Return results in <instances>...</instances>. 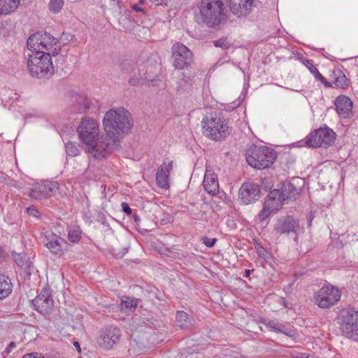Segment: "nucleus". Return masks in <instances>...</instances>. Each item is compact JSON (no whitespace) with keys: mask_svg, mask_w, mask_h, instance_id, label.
Listing matches in <instances>:
<instances>
[{"mask_svg":"<svg viewBox=\"0 0 358 358\" xmlns=\"http://www.w3.org/2000/svg\"><path fill=\"white\" fill-rule=\"evenodd\" d=\"M45 301H46V305L48 306L50 303H52L53 302V300L50 299V294H48V293L46 292V299H45Z\"/></svg>","mask_w":358,"mask_h":358,"instance_id":"obj_49","label":"nucleus"},{"mask_svg":"<svg viewBox=\"0 0 358 358\" xmlns=\"http://www.w3.org/2000/svg\"><path fill=\"white\" fill-rule=\"evenodd\" d=\"M64 3V0H50L49 10L54 14H57L62 10Z\"/></svg>","mask_w":358,"mask_h":358,"instance_id":"obj_30","label":"nucleus"},{"mask_svg":"<svg viewBox=\"0 0 358 358\" xmlns=\"http://www.w3.org/2000/svg\"><path fill=\"white\" fill-rule=\"evenodd\" d=\"M333 83L338 88L345 89L348 87V82L345 75L340 70L333 73Z\"/></svg>","mask_w":358,"mask_h":358,"instance_id":"obj_26","label":"nucleus"},{"mask_svg":"<svg viewBox=\"0 0 358 358\" xmlns=\"http://www.w3.org/2000/svg\"><path fill=\"white\" fill-rule=\"evenodd\" d=\"M128 82L129 85L132 86H136L141 84V80L136 76L131 77Z\"/></svg>","mask_w":358,"mask_h":358,"instance_id":"obj_43","label":"nucleus"},{"mask_svg":"<svg viewBox=\"0 0 358 358\" xmlns=\"http://www.w3.org/2000/svg\"><path fill=\"white\" fill-rule=\"evenodd\" d=\"M13 289V285L10 279L4 275H0V299L8 297Z\"/></svg>","mask_w":358,"mask_h":358,"instance_id":"obj_25","label":"nucleus"},{"mask_svg":"<svg viewBox=\"0 0 358 358\" xmlns=\"http://www.w3.org/2000/svg\"><path fill=\"white\" fill-rule=\"evenodd\" d=\"M278 191H279V190L275 189L274 191L271 192V194H273V196H275V193H276L277 192H278Z\"/></svg>","mask_w":358,"mask_h":358,"instance_id":"obj_57","label":"nucleus"},{"mask_svg":"<svg viewBox=\"0 0 358 358\" xmlns=\"http://www.w3.org/2000/svg\"><path fill=\"white\" fill-rule=\"evenodd\" d=\"M121 331L115 327L110 326L105 329L101 334L99 344L101 348L110 350L120 340Z\"/></svg>","mask_w":358,"mask_h":358,"instance_id":"obj_14","label":"nucleus"},{"mask_svg":"<svg viewBox=\"0 0 358 358\" xmlns=\"http://www.w3.org/2000/svg\"><path fill=\"white\" fill-rule=\"evenodd\" d=\"M252 271H253V270L250 271V270H249V269H246V270L245 271L244 277H245V278H248V277L250 276V273H251Z\"/></svg>","mask_w":358,"mask_h":358,"instance_id":"obj_52","label":"nucleus"},{"mask_svg":"<svg viewBox=\"0 0 358 358\" xmlns=\"http://www.w3.org/2000/svg\"><path fill=\"white\" fill-rule=\"evenodd\" d=\"M336 133L329 127H321L310 134L305 144L311 148L328 147L334 143Z\"/></svg>","mask_w":358,"mask_h":358,"instance_id":"obj_9","label":"nucleus"},{"mask_svg":"<svg viewBox=\"0 0 358 358\" xmlns=\"http://www.w3.org/2000/svg\"><path fill=\"white\" fill-rule=\"evenodd\" d=\"M259 185L254 182H244L238 192V201L241 204L248 205L260 198Z\"/></svg>","mask_w":358,"mask_h":358,"instance_id":"obj_12","label":"nucleus"},{"mask_svg":"<svg viewBox=\"0 0 358 358\" xmlns=\"http://www.w3.org/2000/svg\"><path fill=\"white\" fill-rule=\"evenodd\" d=\"M69 240L71 243H78L81 238V231L79 227H74L69 231Z\"/></svg>","mask_w":358,"mask_h":358,"instance_id":"obj_31","label":"nucleus"},{"mask_svg":"<svg viewBox=\"0 0 358 358\" xmlns=\"http://www.w3.org/2000/svg\"><path fill=\"white\" fill-rule=\"evenodd\" d=\"M121 136L115 134L106 132V136H102L94 143L93 151L90 152L97 159H102L106 157V154L112 152L120 146V137Z\"/></svg>","mask_w":358,"mask_h":358,"instance_id":"obj_6","label":"nucleus"},{"mask_svg":"<svg viewBox=\"0 0 358 358\" xmlns=\"http://www.w3.org/2000/svg\"><path fill=\"white\" fill-rule=\"evenodd\" d=\"M308 63L310 64L308 66V69L314 75L316 79L320 80V81H324V77L322 76L320 73L318 71L317 69L309 61H308Z\"/></svg>","mask_w":358,"mask_h":358,"instance_id":"obj_38","label":"nucleus"},{"mask_svg":"<svg viewBox=\"0 0 358 358\" xmlns=\"http://www.w3.org/2000/svg\"><path fill=\"white\" fill-rule=\"evenodd\" d=\"M217 241L216 238H205V240L203 241V243L208 248L213 247L215 242Z\"/></svg>","mask_w":358,"mask_h":358,"instance_id":"obj_44","label":"nucleus"},{"mask_svg":"<svg viewBox=\"0 0 358 358\" xmlns=\"http://www.w3.org/2000/svg\"><path fill=\"white\" fill-rule=\"evenodd\" d=\"M341 331L348 338L358 341V311L349 310L342 315Z\"/></svg>","mask_w":358,"mask_h":358,"instance_id":"obj_10","label":"nucleus"},{"mask_svg":"<svg viewBox=\"0 0 358 358\" xmlns=\"http://www.w3.org/2000/svg\"><path fill=\"white\" fill-rule=\"evenodd\" d=\"M46 248H48L53 254H57L62 250L61 245L57 239L55 241L46 243Z\"/></svg>","mask_w":358,"mask_h":358,"instance_id":"obj_34","label":"nucleus"},{"mask_svg":"<svg viewBox=\"0 0 358 358\" xmlns=\"http://www.w3.org/2000/svg\"><path fill=\"white\" fill-rule=\"evenodd\" d=\"M203 186L208 194L216 195L219 192V184L217 176L214 173H210L208 171L206 172Z\"/></svg>","mask_w":358,"mask_h":358,"instance_id":"obj_20","label":"nucleus"},{"mask_svg":"<svg viewBox=\"0 0 358 358\" xmlns=\"http://www.w3.org/2000/svg\"><path fill=\"white\" fill-rule=\"evenodd\" d=\"M121 206L122 210L124 213H125L127 215H130L131 213V209L127 203L122 202Z\"/></svg>","mask_w":358,"mask_h":358,"instance_id":"obj_46","label":"nucleus"},{"mask_svg":"<svg viewBox=\"0 0 358 358\" xmlns=\"http://www.w3.org/2000/svg\"><path fill=\"white\" fill-rule=\"evenodd\" d=\"M79 358H82V357H79Z\"/></svg>","mask_w":358,"mask_h":358,"instance_id":"obj_60","label":"nucleus"},{"mask_svg":"<svg viewBox=\"0 0 358 358\" xmlns=\"http://www.w3.org/2000/svg\"><path fill=\"white\" fill-rule=\"evenodd\" d=\"M29 196L31 198H34V199H39L41 196V194L37 192L36 190L32 189L29 193Z\"/></svg>","mask_w":358,"mask_h":358,"instance_id":"obj_48","label":"nucleus"},{"mask_svg":"<svg viewBox=\"0 0 358 358\" xmlns=\"http://www.w3.org/2000/svg\"><path fill=\"white\" fill-rule=\"evenodd\" d=\"M300 225L298 220L292 217L287 216L278 220L274 230L279 235L296 234Z\"/></svg>","mask_w":358,"mask_h":358,"instance_id":"obj_15","label":"nucleus"},{"mask_svg":"<svg viewBox=\"0 0 358 358\" xmlns=\"http://www.w3.org/2000/svg\"><path fill=\"white\" fill-rule=\"evenodd\" d=\"M65 148H66V154L69 156L76 157L80 154V150L78 149V147L73 142L68 141L65 144Z\"/></svg>","mask_w":358,"mask_h":358,"instance_id":"obj_32","label":"nucleus"},{"mask_svg":"<svg viewBox=\"0 0 358 358\" xmlns=\"http://www.w3.org/2000/svg\"><path fill=\"white\" fill-rule=\"evenodd\" d=\"M84 104L83 103H76V105L75 106V110L78 108H83Z\"/></svg>","mask_w":358,"mask_h":358,"instance_id":"obj_54","label":"nucleus"},{"mask_svg":"<svg viewBox=\"0 0 358 358\" xmlns=\"http://www.w3.org/2000/svg\"><path fill=\"white\" fill-rule=\"evenodd\" d=\"M16 346V344L15 342L12 341L9 343V345L6 347L5 349V352L6 354H9L11 352L12 350Z\"/></svg>","mask_w":358,"mask_h":358,"instance_id":"obj_47","label":"nucleus"},{"mask_svg":"<svg viewBox=\"0 0 358 358\" xmlns=\"http://www.w3.org/2000/svg\"><path fill=\"white\" fill-rule=\"evenodd\" d=\"M150 1L155 3L156 4H162L164 1V0H150Z\"/></svg>","mask_w":358,"mask_h":358,"instance_id":"obj_53","label":"nucleus"},{"mask_svg":"<svg viewBox=\"0 0 358 358\" xmlns=\"http://www.w3.org/2000/svg\"><path fill=\"white\" fill-rule=\"evenodd\" d=\"M173 66L176 69L182 70L192 67V52L180 42L175 43L171 47Z\"/></svg>","mask_w":358,"mask_h":358,"instance_id":"obj_8","label":"nucleus"},{"mask_svg":"<svg viewBox=\"0 0 358 358\" xmlns=\"http://www.w3.org/2000/svg\"><path fill=\"white\" fill-rule=\"evenodd\" d=\"M77 132L80 141L86 145L87 152H92L99 134L98 123L92 117H84L77 128Z\"/></svg>","mask_w":358,"mask_h":358,"instance_id":"obj_5","label":"nucleus"},{"mask_svg":"<svg viewBox=\"0 0 358 358\" xmlns=\"http://www.w3.org/2000/svg\"><path fill=\"white\" fill-rule=\"evenodd\" d=\"M213 44L215 47L221 48L223 50H227L230 47V43L227 41L226 38H220L213 41Z\"/></svg>","mask_w":358,"mask_h":358,"instance_id":"obj_35","label":"nucleus"},{"mask_svg":"<svg viewBox=\"0 0 358 358\" xmlns=\"http://www.w3.org/2000/svg\"><path fill=\"white\" fill-rule=\"evenodd\" d=\"M105 132L124 136L133 126L131 114L123 107L112 108L105 113L103 119Z\"/></svg>","mask_w":358,"mask_h":358,"instance_id":"obj_2","label":"nucleus"},{"mask_svg":"<svg viewBox=\"0 0 358 358\" xmlns=\"http://www.w3.org/2000/svg\"><path fill=\"white\" fill-rule=\"evenodd\" d=\"M145 2H146V0H139V1H138V5H140V4H143V3H145Z\"/></svg>","mask_w":358,"mask_h":358,"instance_id":"obj_55","label":"nucleus"},{"mask_svg":"<svg viewBox=\"0 0 358 358\" xmlns=\"http://www.w3.org/2000/svg\"><path fill=\"white\" fill-rule=\"evenodd\" d=\"M173 162L166 163V161L160 165L156 173V182L159 188L167 189L169 188V176L172 169Z\"/></svg>","mask_w":358,"mask_h":358,"instance_id":"obj_16","label":"nucleus"},{"mask_svg":"<svg viewBox=\"0 0 358 358\" xmlns=\"http://www.w3.org/2000/svg\"><path fill=\"white\" fill-rule=\"evenodd\" d=\"M334 104L338 114L343 117H346L352 108V101L344 95L338 96L334 101Z\"/></svg>","mask_w":358,"mask_h":358,"instance_id":"obj_19","label":"nucleus"},{"mask_svg":"<svg viewBox=\"0 0 358 358\" xmlns=\"http://www.w3.org/2000/svg\"><path fill=\"white\" fill-rule=\"evenodd\" d=\"M46 50H51L46 52V56H57L61 51L59 41L51 34L46 32Z\"/></svg>","mask_w":358,"mask_h":358,"instance_id":"obj_23","label":"nucleus"},{"mask_svg":"<svg viewBox=\"0 0 358 358\" xmlns=\"http://www.w3.org/2000/svg\"><path fill=\"white\" fill-rule=\"evenodd\" d=\"M256 6L255 0H239L238 3L233 2L230 6L231 11L238 17L245 16L250 13Z\"/></svg>","mask_w":358,"mask_h":358,"instance_id":"obj_17","label":"nucleus"},{"mask_svg":"<svg viewBox=\"0 0 358 358\" xmlns=\"http://www.w3.org/2000/svg\"><path fill=\"white\" fill-rule=\"evenodd\" d=\"M73 344V345L76 347V350H78V352L79 353H80V352H81V348H80V344H79V343H78V341H74Z\"/></svg>","mask_w":358,"mask_h":358,"instance_id":"obj_50","label":"nucleus"},{"mask_svg":"<svg viewBox=\"0 0 358 358\" xmlns=\"http://www.w3.org/2000/svg\"><path fill=\"white\" fill-rule=\"evenodd\" d=\"M74 100L76 103H83L84 104L83 108H78L76 110V113H83L88 112L92 104L90 99L87 98L83 95L76 94L74 96Z\"/></svg>","mask_w":358,"mask_h":358,"instance_id":"obj_28","label":"nucleus"},{"mask_svg":"<svg viewBox=\"0 0 358 358\" xmlns=\"http://www.w3.org/2000/svg\"><path fill=\"white\" fill-rule=\"evenodd\" d=\"M27 211L30 215H32V216L36 217H38L39 214H40L38 210L34 206H31V207L27 208Z\"/></svg>","mask_w":358,"mask_h":358,"instance_id":"obj_40","label":"nucleus"},{"mask_svg":"<svg viewBox=\"0 0 358 358\" xmlns=\"http://www.w3.org/2000/svg\"><path fill=\"white\" fill-rule=\"evenodd\" d=\"M121 71L123 73H131L135 71L134 64H131L129 62L125 61L120 64Z\"/></svg>","mask_w":358,"mask_h":358,"instance_id":"obj_36","label":"nucleus"},{"mask_svg":"<svg viewBox=\"0 0 358 358\" xmlns=\"http://www.w3.org/2000/svg\"><path fill=\"white\" fill-rule=\"evenodd\" d=\"M229 3V0H201L197 22L210 28L223 24L227 20Z\"/></svg>","mask_w":358,"mask_h":358,"instance_id":"obj_1","label":"nucleus"},{"mask_svg":"<svg viewBox=\"0 0 358 358\" xmlns=\"http://www.w3.org/2000/svg\"><path fill=\"white\" fill-rule=\"evenodd\" d=\"M27 47L32 53L41 50V47L45 48V42L42 41V34L39 32L31 34L27 40Z\"/></svg>","mask_w":358,"mask_h":358,"instance_id":"obj_22","label":"nucleus"},{"mask_svg":"<svg viewBox=\"0 0 358 358\" xmlns=\"http://www.w3.org/2000/svg\"><path fill=\"white\" fill-rule=\"evenodd\" d=\"M131 8L137 13H141L143 15H145L147 13L146 10L138 4H133Z\"/></svg>","mask_w":358,"mask_h":358,"instance_id":"obj_42","label":"nucleus"},{"mask_svg":"<svg viewBox=\"0 0 358 358\" xmlns=\"http://www.w3.org/2000/svg\"><path fill=\"white\" fill-rule=\"evenodd\" d=\"M192 78V76H187L185 79H184L186 82H187L188 80H190Z\"/></svg>","mask_w":358,"mask_h":358,"instance_id":"obj_56","label":"nucleus"},{"mask_svg":"<svg viewBox=\"0 0 358 358\" xmlns=\"http://www.w3.org/2000/svg\"><path fill=\"white\" fill-rule=\"evenodd\" d=\"M12 257L18 267L21 268L24 275L30 276L34 271L32 262L27 257L25 254L13 252Z\"/></svg>","mask_w":358,"mask_h":358,"instance_id":"obj_18","label":"nucleus"},{"mask_svg":"<svg viewBox=\"0 0 358 358\" xmlns=\"http://www.w3.org/2000/svg\"><path fill=\"white\" fill-rule=\"evenodd\" d=\"M202 133L213 141H222L231 134L227 120L216 113L207 114L201 121Z\"/></svg>","mask_w":358,"mask_h":358,"instance_id":"obj_3","label":"nucleus"},{"mask_svg":"<svg viewBox=\"0 0 358 358\" xmlns=\"http://www.w3.org/2000/svg\"><path fill=\"white\" fill-rule=\"evenodd\" d=\"M264 323L269 327L270 328L273 329L274 331H275L276 332H282V331L281 329H279V327H278V324L273 321V320H268V322H264Z\"/></svg>","mask_w":358,"mask_h":358,"instance_id":"obj_39","label":"nucleus"},{"mask_svg":"<svg viewBox=\"0 0 358 358\" xmlns=\"http://www.w3.org/2000/svg\"><path fill=\"white\" fill-rule=\"evenodd\" d=\"M341 292L338 287L331 284L324 285L315 296V303L321 308H329L340 299Z\"/></svg>","mask_w":358,"mask_h":358,"instance_id":"obj_7","label":"nucleus"},{"mask_svg":"<svg viewBox=\"0 0 358 358\" xmlns=\"http://www.w3.org/2000/svg\"><path fill=\"white\" fill-rule=\"evenodd\" d=\"M305 185V180L300 177L292 178L282 184L278 199L285 201L299 194Z\"/></svg>","mask_w":358,"mask_h":358,"instance_id":"obj_11","label":"nucleus"},{"mask_svg":"<svg viewBox=\"0 0 358 358\" xmlns=\"http://www.w3.org/2000/svg\"><path fill=\"white\" fill-rule=\"evenodd\" d=\"M322 83H324V86L327 87H330L332 86V83H329L328 81L326 80V79L324 78V81H321Z\"/></svg>","mask_w":358,"mask_h":358,"instance_id":"obj_51","label":"nucleus"},{"mask_svg":"<svg viewBox=\"0 0 358 358\" xmlns=\"http://www.w3.org/2000/svg\"><path fill=\"white\" fill-rule=\"evenodd\" d=\"M194 318L182 310L177 311L176 314V324L181 329H189L195 325Z\"/></svg>","mask_w":358,"mask_h":358,"instance_id":"obj_21","label":"nucleus"},{"mask_svg":"<svg viewBox=\"0 0 358 358\" xmlns=\"http://www.w3.org/2000/svg\"><path fill=\"white\" fill-rule=\"evenodd\" d=\"M259 256L262 257V256H263V255H262V254H261V252H259Z\"/></svg>","mask_w":358,"mask_h":358,"instance_id":"obj_59","label":"nucleus"},{"mask_svg":"<svg viewBox=\"0 0 358 358\" xmlns=\"http://www.w3.org/2000/svg\"><path fill=\"white\" fill-rule=\"evenodd\" d=\"M134 220L135 221H136L137 220H138L139 219L138 218V216L136 215H135L134 216Z\"/></svg>","mask_w":358,"mask_h":358,"instance_id":"obj_58","label":"nucleus"},{"mask_svg":"<svg viewBox=\"0 0 358 358\" xmlns=\"http://www.w3.org/2000/svg\"><path fill=\"white\" fill-rule=\"evenodd\" d=\"M245 159L250 166L257 169H264L274 163L276 155L268 147L252 145L246 150Z\"/></svg>","mask_w":358,"mask_h":358,"instance_id":"obj_4","label":"nucleus"},{"mask_svg":"<svg viewBox=\"0 0 358 358\" xmlns=\"http://www.w3.org/2000/svg\"><path fill=\"white\" fill-rule=\"evenodd\" d=\"M44 293L45 287L42 288L40 294L32 300V304L35 307V309L42 315L45 313Z\"/></svg>","mask_w":358,"mask_h":358,"instance_id":"obj_29","label":"nucleus"},{"mask_svg":"<svg viewBox=\"0 0 358 358\" xmlns=\"http://www.w3.org/2000/svg\"><path fill=\"white\" fill-rule=\"evenodd\" d=\"M45 52L35 51V53L29 55L27 66L30 74L33 77L42 78L45 76Z\"/></svg>","mask_w":358,"mask_h":358,"instance_id":"obj_13","label":"nucleus"},{"mask_svg":"<svg viewBox=\"0 0 358 358\" xmlns=\"http://www.w3.org/2000/svg\"><path fill=\"white\" fill-rule=\"evenodd\" d=\"M59 191V184L57 182L50 181L46 182V199L48 198V194L50 192L53 195H55Z\"/></svg>","mask_w":358,"mask_h":358,"instance_id":"obj_33","label":"nucleus"},{"mask_svg":"<svg viewBox=\"0 0 358 358\" xmlns=\"http://www.w3.org/2000/svg\"><path fill=\"white\" fill-rule=\"evenodd\" d=\"M20 0H0V15H9L17 9Z\"/></svg>","mask_w":358,"mask_h":358,"instance_id":"obj_24","label":"nucleus"},{"mask_svg":"<svg viewBox=\"0 0 358 358\" xmlns=\"http://www.w3.org/2000/svg\"><path fill=\"white\" fill-rule=\"evenodd\" d=\"M22 358H45L41 354L31 352L24 355Z\"/></svg>","mask_w":358,"mask_h":358,"instance_id":"obj_45","label":"nucleus"},{"mask_svg":"<svg viewBox=\"0 0 358 358\" xmlns=\"http://www.w3.org/2000/svg\"><path fill=\"white\" fill-rule=\"evenodd\" d=\"M271 210L269 206L264 205L262 210L258 214V219L260 222L264 221L271 214Z\"/></svg>","mask_w":358,"mask_h":358,"instance_id":"obj_37","label":"nucleus"},{"mask_svg":"<svg viewBox=\"0 0 358 358\" xmlns=\"http://www.w3.org/2000/svg\"><path fill=\"white\" fill-rule=\"evenodd\" d=\"M48 64L49 66H46V76L48 75L52 76L55 72V68L52 65L51 59H48Z\"/></svg>","mask_w":358,"mask_h":358,"instance_id":"obj_41","label":"nucleus"},{"mask_svg":"<svg viewBox=\"0 0 358 358\" xmlns=\"http://www.w3.org/2000/svg\"><path fill=\"white\" fill-rule=\"evenodd\" d=\"M138 301L139 299L124 296L120 303L121 310L130 312L134 311L137 306Z\"/></svg>","mask_w":358,"mask_h":358,"instance_id":"obj_27","label":"nucleus"}]
</instances>
